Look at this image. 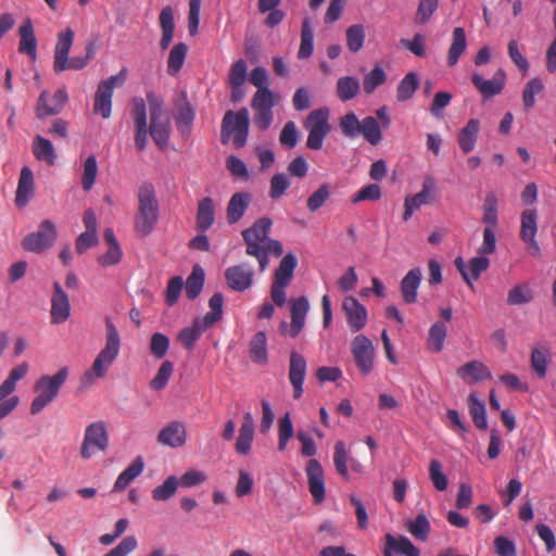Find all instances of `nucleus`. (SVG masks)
I'll use <instances>...</instances> for the list:
<instances>
[{
  "instance_id": "f257e3e1",
  "label": "nucleus",
  "mask_w": 556,
  "mask_h": 556,
  "mask_svg": "<svg viewBox=\"0 0 556 556\" xmlns=\"http://www.w3.org/2000/svg\"><path fill=\"white\" fill-rule=\"evenodd\" d=\"M105 345L96 356L91 367L80 377V389H89L97 379L104 378L121 350V337L113 321L105 318Z\"/></svg>"
},
{
  "instance_id": "f03ea898",
  "label": "nucleus",
  "mask_w": 556,
  "mask_h": 556,
  "mask_svg": "<svg viewBox=\"0 0 556 556\" xmlns=\"http://www.w3.org/2000/svg\"><path fill=\"white\" fill-rule=\"evenodd\" d=\"M137 199L134 230L137 237L146 238L153 232L160 216V205L153 184L141 182L137 190Z\"/></svg>"
},
{
  "instance_id": "7ed1b4c3",
  "label": "nucleus",
  "mask_w": 556,
  "mask_h": 556,
  "mask_svg": "<svg viewBox=\"0 0 556 556\" xmlns=\"http://www.w3.org/2000/svg\"><path fill=\"white\" fill-rule=\"evenodd\" d=\"M273 222L269 217H262L242 231V238L247 245L245 253L256 258L260 273H264L268 267L269 260L266 257L263 244L269 239L268 235Z\"/></svg>"
},
{
  "instance_id": "20e7f679",
  "label": "nucleus",
  "mask_w": 556,
  "mask_h": 556,
  "mask_svg": "<svg viewBox=\"0 0 556 556\" xmlns=\"http://www.w3.org/2000/svg\"><path fill=\"white\" fill-rule=\"evenodd\" d=\"M147 102L150 110L149 134L160 149L168 146L170 136V121L164 111V101L154 91L147 92Z\"/></svg>"
},
{
  "instance_id": "39448f33",
  "label": "nucleus",
  "mask_w": 556,
  "mask_h": 556,
  "mask_svg": "<svg viewBox=\"0 0 556 556\" xmlns=\"http://www.w3.org/2000/svg\"><path fill=\"white\" fill-rule=\"evenodd\" d=\"M68 368L62 367L56 374L41 376L34 384V391L37 396L30 404V414H39L47 405H49L59 394L60 389L67 380Z\"/></svg>"
},
{
  "instance_id": "423d86ee",
  "label": "nucleus",
  "mask_w": 556,
  "mask_h": 556,
  "mask_svg": "<svg viewBox=\"0 0 556 556\" xmlns=\"http://www.w3.org/2000/svg\"><path fill=\"white\" fill-rule=\"evenodd\" d=\"M250 127L249 111L245 108L237 112L227 111L222 121L220 141L227 143L232 140L233 146L240 149L245 146Z\"/></svg>"
},
{
  "instance_id": "0eeeda50",
  "label": "nucleus",
  "mask_w": 556,
  "mask_h": 556,
  "mask_svg": "<svg viewBox=\"0 0 556 556\" xmlns=\"http://www.w3.org/2000/svg\"><path fill=\"white\" fill-rule=\"evenodd\" d=\"M304 127L308 131L306 147L312 150H320L324 139L330 132L329 110L320 108L312 111L304 123Z\"/></svg>"
},
{
  "instance_id": "6e6552de",
  "label": "nucleus",
  "mask_w": 556,
  "mask_h": 556,
  "mask_svg": "<svg viewBox=\"0 0 556 556\" xmlns=\"http://www.w3.org/2000/svg\"><path fill=\"white\" fill-rule=\"evenodd\" d=\"M109 447V433L104 421L99 420L88 425L85 429L80 456L89 459L99 452H105Z\"/></svg>"
},
{
  "instance_id": "1a4fd4ad",
  "label": "nucleus",
  "mask_w": 556,
  "mask_h": 556,
  "mask_svg": "<svg viewBox=\"0 0 556 556\" xmlns=\"http://www.w3.org/2000/svg\"><path fill=\"white\" fill-rule=\"evenodd\" d=\"M56 240V228L54 224L45 219L40 223L38 230L28 233L22 241L24 250L40 253L53 245Z\"/></svg>"
},
{
  "instance_id": "9d476101",
  "label": "nucleus",
  "mask_w": 556,
  "mask_h": 556,
  "mask_svg": "<svg viewBox=\"0 0 556 556\" xmlns=\"http://www.w3.org/2000/svg\"><path fill=\"white\" fill-rule=\"evenodd\" d=\"M354 362L363 376L371 372L375 366V348L366 336L357 334L351 343Z\"/></svg>"
},
{
  "instance_id": "9b49d317",
  "label": "nucleus",
  "mask_w": 556,
  "mask_h": 556,
  "mask_svg": "<svg viewBox=\"0 0 556 556\" xmlns=\"http://www.w3.org/2000/svg\"><path fill=\"white\" fill-rule=\"evenodd\" d=\"M254 275V269L250 264L240 263L229 266L225 270V280L230 290L244 292L253 286Z\"/></svg>"
},
{
  "instance_id": "f8f14e48",
  "label": "nucleus",
  "mask_w": 556,
  "mask_h": 556,
  "mask_svg": "<svg viewBox=\"0 0 556 556\" xmlns=\"http://www.w3.org/2000/svg\"><path fill=\"white\" fill-rule=\"evenodd\" d=\"M67 101L68 94L64 88L56 90L53 96H50L47 90H43L37 100V118L42 119L47 116L60 114Z\"/></svg>"
},
{
  "instance_id": "ddd939ff",
  "label": "nucleus",
  "mask_w": 556,
  "mask_h": 556,
  "mask_svg": "<svg viewBox=\"0 0 556 556\" xmlns=\"http://www.w3.org/2000/svg\"><path fill=\"white\" fill-rule=\"evenodd\" d=\"M437 187L435 179L427 175L424 177L421 190L413 195H407L404 201L403 219L407 222L413 213L420 208L421 205L431 204L433 201L432 193Z\"/></svg>"
},
{
  "instance_id": "4468645a",
  "label": "nucleus",
  "mask_w": 556,
  "mask_h": 556,
  "mask_svg": "<svg viewBox=\"0 0 556 556\" xmlns=\"http://www.w3.org/2000/svg\"><path fill=\"white\" fill-rule=\"evenodd\" d=\"M131 118L135 125V146L143 151L148 143L147 103L142 98L132 100Z\"/></svg>"
},
{
  "instance_id": "2eb2a0df",
  "label": "nucleus",
  "mask_w": 556,
  "mask_h": 556,
  "mask_svg": "<svg viewBox=\"0 0 556 556\" xmlns=\"http://www.w3.org/2000/svg\"><path fill=\"white\" fill-rule=\"evenodd\" d=\"M538 213L533 208L525 210L521 213L520 239L529 245L530 254L539 257L541 249L535 240L538 231Z\"/></svg>"
},
{
  "instance_id": "dca6fc26",
  "label": "nucleus",
  "mask_w": 556,
  "mask_h": 556,
  "mask_svg": "<svg viewBox=\"0 0 556 556\" xmlns=\"http://www.w3.org/2000/svg\"><path fill=\"white\" fill-rule=\"evenodd\" d=\"M119 79L118 75H113L100 83L94 96L93 111L101 114L103 118H109L112 113V98L114 87Z\"/></svg>"
},
{
  "instance_id": "f3484780",
  "label": "nucleus",
  "mask_w": 556,
  "mask_h": 556,
  "mask_svg": "<svg viewBox=\"0 0 556 556\" xmlns=\"http://www.w3.org/2000/svg\"><path fill=\"white\" fill-rule=\"evenodd\" d=\"M471 81L483 99H490L503 91L506 84V74L504 70L498 68L491 79H484L481 74L473 73Z\"/></svg>"
},
{
  "instance_id": "a211bd4d",
  "label": "nucleus",
  "mask_w": 556,
  "mask_h": 556,
  "mask_svg": "<svg viewBox=\"0 0 556 556\" xmlns=\"http://www.w3.org/2000/svg\"><path fill=\"white\" fill-rule=\"evenodd\" d=\"M187 442V428L182 421L173 420L166 424L157 434V443L163 446L178 448Z\"/></svg>"
},
{
  "instance_id": "6ab92c4d",
  "label": "nucleus",
  "mask_w": 556,
  "mask_h": 556,
  "mask_svg": "<svg viewBox=\"0 0 556 556\" xmlns=\"http://www.w3.org/2000/svg\"><path fill=\"white\" fill-rule=\"evenodd\" d=\"M342 309L352 332H358L366 326L367 309L356 298L346 296Z\"/></svg>"
},
{
  "instance_id": "aec40b11",
  "label": "nucleus",
  "mask_w": 556,
  "mask_h": 556,
  "mask_svg": "<svg viewBox=\"0 0 556 556\" xmlns=\"http://www.w3.org/2000/svg\"><path fill=\"white\" fill-rule=\"evenodd\" d=\"M308 490L316 504L321 503L325 500V478L324 470L320 463L312 458L308 460L306 468Z\"/></svg>"
},
{
  "instance_id": "412c9836",
  "label": "nucleus",
  "mask_w": 556,
  "mask_h": 556,
  "mask_svg": "<svg viewBox=\"0 0 556 556\" xmlns=\"http://www.w3.org/2000/svg\"><path fill=\"white\" fill-rule=\"evenodd\" d=\"M455 266L462 274L464 280L472 288V282L477 281L481 274L489 268L490 261L485 255H480L470 258L468 265H466L462 257H457L455 260Z\"/></svg>"
},
{
  "instance_id": "4be33fe9",
  "label": "nucleus",
  "mask_w": 556,
  "mask_h": 556,
  "mask_svg": "<svg viewBox=\"0 0 556 556\" xmlns=\"http://www.w3.org/2000/svg\"><path fill=\"white\" fill-rule=\"evenodd\" d=\"M306 359L296 351L290 353L289 380L293 388V397L300 399L303 394V383L306 375Z\"/></svg>"
},
{
  "instance_id": "5701e85b",
  "label": "nucleus",
  "mask_w": 556,
  "mask_h": 556,
  "mask_svg": "<svg viewBox=\"0 0 556 556\" xmlns=\"http://www.w3.org/2000/svg\"><path fill=\"white\" fill-rule=\"evenodd\" d=\"M50 314L52 324H62L71 315L70 299L58 281L53 283Z\"/></svg>"
},
{
  "instance_id": "b1692460",
  "label": "nucleus",
  "mask_w": 556,
  "mask_h": 556,
  "mask_svg": "<svg viewBox=\"0 0 556 556\" xmlns=\"http://www.w3.org/2000/svg\"><path fill=\"white\" fill-rule=\"evenodd\" d=\"M456 374L468 384L492 379L490 369L479 361H471L464 364L457 369Z\"/></svg>"
},
{
  "instance_id": "393cba45",
  "label": "nucleus",
  "mask_w": 556,
  "mask_h": 556,
  "mask_svg": "<svg viewBox=\"0 0 556 556\" xmlns=\"http://www.w3.org/2000/svg\"><path fill=\"white\" fill-rule=\"evenodd\" d=\"M75 34L67 27L65 31L58 35V42L54 48L53 70L55 73L64 72V61L68 58Z\"/></svg>"
},
{
  "instance_id": "a878e982",
  "label": "nucleus",
  "mask_w": 556,
  "mask_h": 556,
  "mask_svg": "<svg viewBox=\"0 0 556 556\" xmlns=\"http://www.w3.org/2000/svg\"><path fill=\"white\" fill-rule=\"evenodd\" d=\"M421 280L422 271L419 267L410 269L401 280V294L406 304H413L417 301V291Z\"/></svg>"
},
{
  "instance_id": "bb28decb",
  "label": "nucleus",
  "mask_w": 556,
  "mask_h": 556,
  "mask_svg": "<svg viewBox=\"0 0 556 556\" xmlns=\"http://www.w3.org/2000/svg\"><path fill=\"white\" fill-rule=\"evenodd\" d=\"M254 438V419L251 413L243 415V421L239 428L235 450L240 455H247L251 451Z\"/></svg>"
},
{
  "instance_id": "cd10ccee",
  "label": "nucleus",
  "mask_w": 556,
  "mask_h": 556,
  "mask_svg": "<svg viewBox=\"0 0 556 556\" xmlns=\"http://www.w3.org/2000/svg\"><path fill=\"white\" fill-rule=\"evenodd\" d=\"M18 52L27 54L33 61L37 59V39L31 21L27 18L20 27Z\"/></svg>"
},
{
  "instance_id": "c85d7f7f",
  "label": "nucleus",
  "mask_w": 556,
  "mask_h": 556,
  "mask_svg": "<svg viewBox=\"0 0 556 556\" xmlns=\"http://www.w3.org/2000/svg\"><path fill=\"white\" fill-rule=\"evenodd\" d=\"M251 201L252 194L249 192H236L232 194L227 204L226 215L228 224L238 223L243 217Z\"/></svg>"
},
{
  "instance_id": "c756f323",
  "label": "nucleus",
  "mask_w": 556,
  "mask_h": 556,
  "mask_svg": "<svg viewBox=\"0 0 556 556\" xmlns=\"http://www.w3.org/2000/svg\"><path fill=\"white\" fill-rule=\"evenodd\" d=\"M103 239L109 248L104 254L98 257V263L103 267L117 265L122 260L123 252L113 229L106 228L103 232Z\"/></svg>"
},
{
  "instance_id": "7c9ffc66",
  "label": "nucleus",
  "mask_w": 556,
  "mask_h": 556,
  "mask_svg": "<svg viewBox=\"0 0 556 556\" xmlns=\"http://www.w3.org/2000/svg\"><path fill=\"white\" fill-rule=\"evenodd\" d=\"M215 222V204L212 198L205 197L198 203L195 229L205 232Z\"/></svg>"
},
{
  "instance_id": "2f4dec72",
  "label": "nucleus",
  "mask_w": 556,
  "mask_h": 556,
  "mask_svg": "<svg viewBox=\"0 0 556 556\" xmlns=\"http://www.w3.org/2000/svg\"><path fill=\"white\" fill-rule=\"evenodd\" d=\"M291 328L290 336L298 337L305 324V317L309 308L308 301L305 296L291 300Z\"/></svg>"
},
{
  "instance_id": "473e14b6",
  "label": "nucleus",
  "mask_w": 556,
  "mask_h": 556,
  "mask_svg": "<svg viewBox=\"0 0 556 556\" xmlns=\"http://www.w3.org/2000/svg\"><path fill=\"white\" fill-rule=\"evenodd\" d=\"M34 193V175L29 167L24 166L21 169L20 179L16 189L15 203L17 206H24L28 203Z\"/></svg>"
},
{
  "instance_id": "72a5a7b5",
  "label": "nucleus",
  "mask_w": 556,
  "mask_h": 556,
  "mask_svg": "<svg viewBox=\"0 0 556 556\" xmlns=\"http://www.w3.org/2000/svg\"><path fill=\"white\" fill-rule=\"evenodd\" d=\"M31 151L38 161L45 162L50 166L55 164L58 157L55 148L49 139L42 137L41 135H37L34 138Z\"/></svg>"
},
{
  "instance_id": "f704fd0d",
  "label": "nucleus",
  "mask_w": 556,
  "mask_h": 556,
  "mask_svg": "<svg viewBox=\"0 0 556 556\" xmlns=\"http://www.w3.org/2000/svg\"><path fill=\"white\" fill-rule=\"evenodd\" d=\"M160 26L162 29V37L160 40V48L162 50H166L173 41L174 30H175V21H174V11L170 5H166L162 9L160 13Z\"/></svg>"
},
{
  "instance_id": "c9c22d12",
  "label": "nucleus",
  "mask_w": 556,
  "mask_h": 556,
  "mask_svg": "<svg viewBox=\"0 0 556 556\" xmlns=\"http://www.w3.org/2000/svg\"><path fill=\"white\" fill-rule=\"evenodd\" d=\"M480 130V122L471 118L458 134V146L464 153H469L475 149Z\"/></svg>"
},
{
  "instance_id": "e433bc0d",
  "label": "nucleus",
  "mask_w": 556,
  "mask_h": 556,
  "mask_svg": "<svg viewBox=\"0 0 556 556\" xmlns=\"http://www.w3.org/2000/svg\"><path fill=\"white\" fill-rule=\"evenodd\" d=\"M467 49L466 33L463 27H456L452 34V42L447 51V65L454 66Z\"/></svg>"
},
{
  "instance_id": "4c0bfd02",
  "label": "nucleus",
  "mask_w": 556,
  "mask_h": 556,
  "mask_svg": "<svg viewBox=\"0 0 556 556\" xmlns=\"http://www.w3.org/2000/svg\"><path fill=\"white\" fill-rule=\"evenodd\" d=\"M29 369L26 362L15 366L7 377V379L0 384V401L11 395L16 388L17 381L25 378Z\"/></svg>"
},
{
  "instance_id": "58836bf2",
  "label": "nucleus",
  "mask_w": 556,
  "mask_h": 556,
  "mask_svg": "<svg viewBox=\"0 0 556 556\" xmlns=\"http://www.w3.org/2000/svg\"><path fill=\"white\" fill-rule=\"evenodd\" d=\"M250 357L260 365L268 362L267 337L264 331L256 332L250 341Z\"/></svg>"
},
{
  "instance_id": "ea45409f",
  "label": "nucleus",
  "mask_w": 556,
  "mask_h": 556,
  "mask_svg": "<svg viewBox=\"0 0 556 556\" xmlns=\"http://www.w3.org/2000/svg\"><path fill=\"white\" fill-rule=\"evenodd\" d=\"M143 460L137 457L125 470H123L115 483L114 491L125 490L143 470Z\"/></svg>"
},
{
  "instance_id": "a19ab883",
  "label": "nucleus",
  "mask_w": 556,
  "mask_h": 556,
  "mask_svg": "<svg viewBox=\"0 0 556 556\" xmlns=\"http://www.w3.org/2000/svg\"><path fill=\"white\" fill-rule=\"evenodd\" d=\"M384 540L389 541V547L393 548L396 555L400 556H419L420 551L416 547L412 541L404 536H395L391 533H387Z\"/></svg>"
},
{
  "instance_id": "79ce46f5",
  "label": "nucleus",
  "mask_w": 556,
  "mask_h": 556,
  "mask_svg": "<svg viewBox=\"0 0 556 556\" xmlns=\"http://www.w3.org/2000/svg\"><path fill=\"white\" fill-rule=\"evenodd\" d=\"M296 265H298V260H296L295 255L292 253L286 254L281 258L278 268L275 270L274 281L290 285V282L293 278Z\"/></svg>"
},
{
  "instance_id": "37998d69",
  "label": "nucleus",
  "mask_w": 556,
  "mask_h": 556,
  "mask_svg": "<svg viewBox=\"0 0 556 556\" xmlns=\"http://www.w3.org/2000/svg\"><path fill=\"white\" fill-rule=\"evenodd\" d=\"M208 328H204V324L200 318H195L191 327L181 329L178 333V341L187 350H191L194 343L201 338L202 333Z\"/></svg>"
},
{
  "instance_id": "c03bdc74",
  "label": "nucleus",
  "mask_w": 556,
  "mask_h": 556,
  "mask_svg": "<svg viewBox=\"0 0 556 556\" xmlns=\"http://www.w3.org/2000/svg\"><path fill=\"white\" fill-rule=\"evenodd\" d=\"M468 407L475 426L480 430H485L488 428L485 405L478 399L476 392L469 394Z\"/></svg>"
},
{
  "instance_id": "a18cd8bd",
  "label": "nucleus",
  "mask_w": 556,
  "mask_h": 556,
  "mask_svg": "<svg viewBox=\"0 0 556 556\" xmlns=\"http://www.w3.org/2000/svg\"><path fill=\"white\" fill-rule=\"evenodd\" d=\"M314 51V30L311 26V21L308 17H305L302 22L301 27V45L298 51V58L308 59Z\"/></svg>"
},
{
  "instance_id": "49530a36",
  "label": "nucleus",
  "mask_w": 556,
  "mask_h": 556,
  "mask_svg": "<svg viewBox=\"0 0 556 556\" xmlns=\"http://www.w3.org/2000/svg\"><path fill=\"white\" fill-rule=\"evenodd\" d=\"M223 305V294L219 292L214 293L208 301L210 312H207L203 318H200L204 324V328H211L222 319Z\"/></svg>"
},
{
  "instance_id": "de8ad7c7",
  "label": "nucleus",
  "mask_w": 556,
  "mask_h": 556,
  "mask_svg": "<svg viewBox=\"0 0 556 556\" xmlns=\"http://www.w3.org/2000/svg\"><path fill=\"white\" fill-rule=\"evenodd\" d=\"M361 85L357 78L352 76H343L337 81V96L345 102L357 96Z\"/></svg>"
},
{
  "instance_id": "09e8293b",
  "label": "nucleus",
  "mask_w": 556,
  "mask_h": 556,
  "mask_svg": "<svg viewBox=\"0 0 556 556\" xmlns=\"http://www.w3.org/2000/svg\"><path fill=\"white\" fill-rule=\"evenodd\" d=\"M346 47L350 52L356 53L364 47L366 33L363 24H353L345 30Z\"/></svg>"
},
{
  "instance_id": "8fccbe9b",
  "label": "nucleus",
  "mask_w": 556,
  "mask_h": 556,
  "mask_svg": "<svg viewBox=\"0 0 556 556\" xmlns=\"http://www.w3.org/2000/svg\"><path fill=\"white\" fill-rule=\"evenodd\" d=\"M187 52L188 47L184 42H178L172 48L167 60V73L169 75L175 76L181 70Z\"/></svg>"
},
{
  "instance_id": "3c124183",
  "label": "nucleus",
  "mask_w": 556,
  "mask_h": 556,
  "mask_svg": "<svg viewBox=\"0 0 556 556\" xmlns=\"http://www.w3.org/2000/svg\"><path fill=\"white\" fill-rule=\"evenodd\" d=\"M178 486V478L175 476H169L162 484L152 490L151 496L156 502L168 501L176 494Z\"/></svg>"
},
{
  "instance_id": "603ef678",
  "label": "nucleus",
  "mask_w": 556,
  "mask_h": 556,
  "mask_svg": "<svg viewBox=\"0 0 556 556\" xmlns=\"http://www.w3.org/2000/svg\"><path fill=\"white\" fill-rule=\"evenodd\" d=\"M359 135L372 146H377L382 140V131L379 123L372 116H367L362 121Z\"/></svg>"
},
{
  "instance_id": "864d4df0",
  "label": "nucleus",
  "mask_w": 556,
  "mask_h": 556,
  "mask_svg": "<svg viewBox=\"0 0 556 556\" xmlns=\"http://www.w3.org/2000/svg\"><path fill=\"white\" fill-rule=\"evenodd\" d=\"M408 532L419 541H426L431 530L430 521L424 513L416 516L414 520L406 523Z\"/></svg>"
},
{
  "instance_id": "5fc2aeb1",
  "label": "nucleus",
  "mask_w": 556,
  "mask_h": 556,
  "mask_svg": "<svg viewBox=\"0 0 556 556\" xmlns=\"http://www.w3.org/2000/svg\"><path fill=\"white\" fill-rule=\"evenodd\" d=\"M419 86L418 77L415 73L410 72L404 76L400 81L396 89V98L400 102L407 101L416 92Z\"/></svg>"
},
{
  "instance_id": "6e6d98bb",
  "label": "nucleus",
  "mask_w": 556,
  "mask_h": 556,
  "mask_svg": "<svg viewBox=\"0 0 556 556\" xmlns=\"http://www.w3.org/2000/svg\"><path fill=\"white\" fill-rule=\"evenodd\" d=\"M204 285V270L194 266L186 281V295L188 299H195L202 291Z\"/></svg>"
},
{
  "instance_id": "4d7b16f0",
  "label": "nucleus",
  "mask_w": 556,
  "mask_h": 556,
  "mask_svg": "<svg viewBox=\"0 0 556 556\" xmlns=\"http://www.w3.org/2000/svg\"><path fill=\"white\" fill-rule=\"evenodd\" d=\"M387 81V74L384 70L377 65L368 74L364 76L363 89L366 94H371L376 88Z\"/></svg>"
},
{
  "instance_id": "13d9d810",
  "label": "nucleus",
  "mask_w": 556,
  "mask_h": 556,
  "mask_svg": "<svg viewBox=\"0 0 556 556\" xmlns=\"http://www.w3.org/2000/svg\"><path fill=\"white\" fill-rule=\"evenodd\" d=\"M331 188L329 184H321L306 200L307 210L311 213L318 211L330 198Z\"/></svg>"
},
{
  "instance_id": "bf43d9fd",
  "label": "nucleus",
  "mask_w": 556,
  "mask_h": 556,
  "mask_svg": "<svg viewBox=\"0 0 556 556\" xmlns=\"http://www.w3.org/2000/svg\"><path fill=\"white\" fill-rule=\"evenodd\" d=\"M348 460L349 454L345 444L342 441H338L334 445L333 464L337 472L344 479L349 478Z\"/></svg>"
},
{
  "instance_id": "052dcab7",
  "label": "nucleus",
  "mask_w": 556,
  "mask_h": 556,
  "mask_svg": "<svg viewBox=\"0 0 556 556\" xmlns=\"http://www.w3.org/2000/svg\"><path fill=\"white\" fill-rule=\"evenodd\" d=\"M446 333V326L441 321H437L430 327L428 341L434 352L439 353L443 350Z\"/></svg>"
},
{
  "instance_id": "680f3d73",
  "label": "nucleus",
  "mask_w": 556,
  "mask_h": 556,
  "mask_svg": "<svg viewBox=\"0 0 556 556\" xmlns=\"http://www.w3.org/2000/svg\"><path fill=\"white\" fill-rule=\"evenodd\" d=\"M293 425L290 415L287 413L278 421V450L280 452L286 450L289 440L293 437Z\"/></svg>"
},
{
  "instance_id": "e2e57ef3",
  "label": "nucleus",
  "mask_w": 556,
  "mask_h": 556,
  "mask_svg": "<svg viewBox=\"0 0 556 556\" xmlns=\"http://www.w3.org/2000/svg\"><path fill=\"white\" fill-rule=\"evenodd\" d=\"M291 182L287 174H275L270 179L268 195L273 200L280 199L289 189Z\"/></svg>"
},
{
  "instance_id": "0e129e2a",
  "label": "nucleus",
  "mask_w": 556,
  "mask_h": 556,
  "mask_svg": "<svg viewBox=\"0 0 556 556\" xmlns=\"http://www.w3.org/2000/svg\"><path fill=\"white\" fill-rule=\"evenodd\" d=\"M98 174V163L94 155H89L84 162V170L81 176V186L88 191L94 185Z\"/></svg>"
},
{
  "instance_id": "69168bd1",
  "label": "nucleus",
  "mask_w": 556,
  "mask_h": 556,
  "mask_svg": "<svg viewBox=\"0 0 556 556\" xmlns=\"http://www.w3.org/2000/svg\"><path fill=\"white\" fill-rule=\"evenodd\" d=\"M362 121L354 112H350L340 118V129L346 138H355L359 135Z\"/></svg>"
},
{
  "instance_id": "338daca9",
  "label": "nucleus",
  "mask_w": 556,
  "mask_h": 556,
  "mask_svg": "<svg viewBox=\"0 0 556 556\" xmlns=\"http://www.w3.org/2000/svg\"><path fill=\"white\" fill-rule=\"evenodd\" d=\"M174 371V365L169 361H165L160 366L155 377L150 381V388L155 391L164 389Z\"/></svg>"
},
{
  "instance_id": "774afa93",
  "label": "nucleus",
  "mask_w": 556,
  "mask_h": 556,
  "mask_svg": "<svg viewBox=\"0 0 556 556\" xmlns=\"http://www.w3.org/2000/svg\"><path fill=\"white\" fill-rule=\"evenodd\" d=\"M274 105V94L269 89L257 90L251 102L254 111H273Z\"/></svg>"
}]
</instances>
